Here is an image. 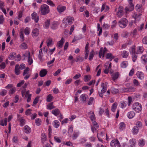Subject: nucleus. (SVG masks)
<instances>
[{"instance_id": "f257e3e1", "label": "nucleus", "mask_w": 147, "mask_h": 147, "mask_svg": "<svg viewBox=\"0 0 147 147\" xmlns=\"http://www.w3.org/2000/svg\"><path fill=\"white\" fill-rule=\"evenodd\" d=\"M40 10L41 14L43 15L48 14L50 11L49 7L46 4H43L41 5Z\"/></svg>"}, {"instance_id": "f03ea898", "label": "nucleus", "mask_w": 147, "mask_h": 147, "mask_svg": "<svg viewBox=\"0 0 147 147\" xmlns=\"http://www.w3.org/2000/svg\"><path fill=\"white\" fill-rule=\"evenodd\" d=\"M74 20V18L72 17L67 16L64 18L62 20L63 23L65 24V27L68 25L72 24Z\"/></svg>"}, {"instance_id": "7ed1b4c3", "label": "nucleus", "mask_w": 147, "mask_h": 147, "mask_svg": "<svg viewBox=\"0 0 147 147\" xmlns=\"http://www.w3.org/2000/svg\"><path fill=\"white\" fill-rule=\"evenodd\" d=\"M132 109L137 113H139L142 110V105L138 102L134 103L132 106Z\"/></svg>"}, {"instance_id": "20e7f679", "label": "nucleus", "mask_w": 147, "mask_h": 147, "mask_svg": "<svg viewBox=\"0 0 147 147\" xmlns=\"http://www.w3.org/2000/svg\"><path fill=\"white\" fill-rule=\"evenodd\" d=\"M119 26L121 28H125L128 24V21L125 18L121 19L118 23Z\"/></svg>"}, {"instance_id": "39448f33", "label": "nucleus", "mask_w": 147, "mask_h": 147, "mask_svg": "<svg viewBox=\"0 0 147 147\" xmlns=\"http://www.w3.org/2000/svg\"><path fill=\"white\" fill-rule=\"evenodd\" d=\"M30 70L29 68L27 67L24 70L23 73V76H24V78L25 80L28 79L31 75V73L29 71Z\"/></svg>"}, {"instance_id": "423d86ee", "label": "nucleus", "mask_w": 147, "mask_h": 147, "mask_svg": "<svg viewBox=\"0 0 147 147\" xmlns=\"http://www.w3.org/2000/svg\"><path fill=\"white\" fill-rule=\"evenodd\" d=\"M133 0H128L129 3V6L126 7L125 8V10L126 12L131 11H132L134 8V5L132 3Z\"/></svg>"}, {"instance_id": "0eeeda50", "label": "nucleus", "mask_w": 147, "mask_h": 147, "mask_svg": "<svg viewBox=\"0 0 147 147\" xmlns=\"http://www.w3.org/2000/svg\"><path fill=\"white\" fill-rule=\"evenodd\" d=\"M24 56L27 57L28 58V62L29 65H31L33 62V60L32 58H31L30 54V52L27 51L25 52V54H24Z\"/></svg>"}, {"instance_id": "6e6552de", "label": "nucleus", "mask_w": 147, "mask_h": 147, "mask_svg": "<svg viewBox=\"0 0 147 147\" xmlns=\"http://www.w3.org/2000/svg\"><path fill=\"white\" fill-rule=\"evenodd\" d=\"M101 87L102 89L100 92H99V95L100 97H102L103 96V94L107 90L106 86L105 85L104 83H102Z\"/></svg>"}, {"instance_id": "1a4fd4ad", "label": "nucleus", "mask_w": 147, "mask_h": 147, "mask_svg": "<svg viewBox=\"0 0 147 147\" xmlns=\"http://www.w3.org/2000/svg\"><path fill=\"white\" fill-rule=\"evenodd\" d=\"M90 48L89 47V43L87 42L85 48V55L84 57L85 59H86L88 57V55L89 53V50Z\"/></svg>"}, {"instance_id": "9d476101", "label": "nucleus", "mask_w": 147, "mask_h": 147, "mask_svg": "<svg viewBox=\"0 0 147 147\" xmlns=\"http://www.w3.org/2000/svg\"><path fill=\"white\" fill-rule=\"evenodd\" d=\"M123 8L122 6H120L117 13V17L120 18L123 16Z\"/></svg>"}, {"instance_id": "9b49d317", "label": "nucleus", "mask_w": 147, "mask_h": 147, "mask_svg": "<svg viewBox=\"0 0 147 147\" xmlns=\"http://www.w3.org/2000/svg\"><path fill=\"white\" fill-rule=\"evenodd\" d=\"M57 11L59 13H61L66 10V7L65 6L58 5L57 8Z\"/></svg>"}, {"instance_id": "f8f14e48", "label": "nucleus", "mask_w": 147, "mask_h": 147, "mask_svg": "<svg viewBox=\"0 0 147 147\" xmlns=\"http://www.w3.org/2000/svg\"><path fill=\"white\" fill-rule=\"evenodd\" d=\"M39 30L38 29L36 28H34L32 30V36L33 37H36L39 35Z\"/></svg>"}, {"instance_id": "ddd939ff", "label": "nucleus", "mask_w": 147, "mask_h": 147, "mask_svg": "<svg viewBox=\"0 0 147 147\" xmlns=\"http://www.w3.org/2000/svg\"><path fill=\"white\" fill-rule=\"evenodd\" d=\"M110 73H111L112 79L114 81L117 79L120 75L118 72L113 73L111 71Z\"/></svg>"}, {"instance_id": "4468645a", "label": "nucleus", "mask_w": 147, "mask_h": 147, "mask_svg": "<svg viewBox=\"0 0 147 147\" xmlns=\"http://www.w3.org/2000/svg\"><path fill=\"white\" fill-rule=\"evenodd\" d=\"M107 49L106 48L104 49L101 48L99 52V57L100 58L102 57V58L104 57L105 54L107 52Z\"/></svg>"}, {"instance_id": "2eb2a0df", "label": "nucleus", "mask_w": 147, "mask_h": 147, "mask_svg": "<svg viewBox=\"0 0 147 147\" xmlns=\"http://www.w3.org/2000/svg\"><path fill=\"white\" fill-rule=\"evenodd\" d=\"M32 19L34 20L36 23H37L39 20V16L36 13L34 12L31 14Z\"/></svg>"}, {"instance_id": "dca6fc26", "label": "nucleus", "mask_w": 147, "mask_h": 147, "mask_svg": "<svg viewBox=\"0 0 147 147\" xmlns=\"http://www.w3.org/2000/svg\"><path fill=\"white\" fill-rule=\"evenodd\" d=\"M119 142L117 140H113L111 142L110 146L111 147H115L117 145H119Z\"/></svg>"}, {"instance_id": "f3484780", "label": "nucleus", "mask_w": 147, "mask_h": 147, "mask_svg": "<svg viewBox=\"0 0 147 147\" xmlns=\"http://www.w3.org/2000/svg\"><path fill=\"white\" fill-rule=\"evenodd\" d=\"M136 76L138 78L141 80H142L144 78V74L141 71H137L136 73Z\"/></svg>"}, {"instance_id": "a211bd4d", "label": "nucleus", "mask_w": 147, "mask_h": 147, "mask_svg": "<svg viewBox=\"0 0 147 147\" xmlns=\"http://www.w3.org/2000/svg\"><path fill=\"white\" fill-rule=\"evenodd\" d=\"M130 146L128 147H136V139H131L129 140Z\"/></svg>"}, {"instance_id": "6ab92c4d", "label": "nucleus", "mask_w": 147, "mask_h": 147, "mask_svg": "<svg viewBox=\"0 0 147 147\" xmlns=\"http://www.w3.org/2000/svg\"><path fill=\"white\" fill-rule=\"evenodd\" d=\"M48 71L46 69H42L40 71L39 76L42 77L45 76L47 74Z\"/></svg>"}, {"instance_id": "aec40b11", "label": "nucleus", "mask_w": 147, "mask_h": 147, "mask_svg": "<svg viewBox=\"0 0 147 147\" xmlns=\"http://www.w3.org/2000/svg\"><path fill=\"white\" fill-rule=\"evenodd\" d=\"M135 114L133 111H130L128 112L127 114V117L129 119L133 118L135 116Z\"/></svg>"}, {"instance_id": "412c9836", "label": "nucleus", "mask_w": 147, "mask_h": 147, "mask_svg": "<svg viewBox=\"0 0 147 147\" xmlns=\"http://www.w3.org/2000/svg\"><path fill=\"white\" fill-rule=\"evenodd\" d=\"M65 42V40L63 38H62L61 40L57 43V45L59 49L61 48Z\"/></svg>"}, {"instance_id": "4be33fe9", "label": "nucleus", "mask_w": 147, "mask_h": 147, "mask_svg": "<svg viewBox=\"0 0 147 147\" xmlns=\"http://www.w3.org/2000/svg\"><path fill=\"white\" fill-rule=\"evenodd\" d=\"M51 113L55 116H58L61 113L59 110L56 108L52 110Z\"/></svg>"}, {"instance_id": "5701e85b", "label": "nucleus", "mask_w": 147, "mask_h": 147, "mask_svg": "<svg viewBox=\"0 0 147 147\" xmlns=\"http://www.w3.org/2000/svg\"><path fill=\"white\" fill-rule=\"evenodd\" d=\"M127 105V102L126 101L122 100L119 103V106L122 109H124L126 107Z\"/></svg>"}, {"instance_id": "b1692460", "label": "nucleus", "mask_w": 147, "mask_h": 147, "mask_svg": "<svg viewBox=\"0 0 147 147\" xmlns=\"http://www.w3.org/2000/svg\"><path fill=\"white\" fill-rule=\"evenodd\" d=\"M53 125L55 128H58L60 126V122L57 120H55L53 122Z\"/></svg>"}, {"instance_id": "393cba45", "label": "nucleus", "mask_w": 147, "mask_h": 147, "mask_svg": "<svg viewBox=\"0 0 147 147\" xmlns=\"http://www.w3.org/2000/svg\"><path fill=\"white\" fill-rule=\"evenodd\" d=\"M145 141L144 139H140L138 142V145L140 146H144L145 144Z\"/></svg>"}, {"instance_id": "a878e982", "label": "nucleus", "mask_w": 147, "mask_h": 147, "mask_svg": "<svg viewBox=\"0 0 147 147\" xmlns=\"http://www.w3.org/2000/svg\"><path fill=\"white\" fill-rule=\"evenodd\" d=\"M41 142L43 143L47 141V139L46 135L45 133H42L41 134Z\"/></svg>"}, {"instance_id": "bb28decb", "label": "nucleus", "mask_w": 147, "mask_h": 147, "mask_svg": "<svg viewBox=\"0 0 147 147\" xmlns=\"http://www.w3.org/2000/svg\"><path fill=\"white\" fill-rule=\"evenodd\" d=\"M58 26L57 22H52L51 27L52 29L55 30L57 28Z\"/></svg>"}, {"instance_id": "cd10ccee", "label": "nucleus", "mask_w": 147, "mask_h": 147, "mask_svg": "<svg viewBox=\"0 0 147 147\" xmlns=\"http://www.w3.org/2000/svg\"><path fill=\"white\" fill-rule=\"evenodd\" d=\"M144 51V48L142 46H139L137 47V51H136V54L142 53Z\"/></svg>"}, {"instance_id": "c85d7f7f", "label": "nucleus", "mask_w": 147, "mask_h": 147, "mask_svg": "<svg viewBox=\"0 0 147 147\" xmlns=\"http://www.w3.org/2000/svg\"><path fill=\"white\" fill-rule=\"evenodd\" d=\"M19 69V65H16L15 68V72L16 74L17 75H18L20 74V70Z\"/></svg>"}, {"instance_id": "c756f323", "label": "nucleus", "mask_w": 147, "mask_h": 147, "mask_svg": "<svg viewBox=\"0 0 147 147\" xmlns=\"http://www.w3.org/2000/svg\"><path fill=\"white\" fill-rule=\"evenodd\" d=\"M121 55L123 58H127L128 56L129 53L126 51L124 50L121 52Z\"/></svg>"}, {"instance_id": "7c9ffc66", "label": "nucleus", "mask_w": 147, "mask_h": 147, "mask_svg": "<svg viewBox=\"0 0 147 147\" xmlns=\"http://www.w3.org/2000/svg\"><path fill=\"white\" fill-rule=\"evenodd\" d=\"M31 131V128L28 125H25L24 127V132L27 134H29Z\"/></svg>"}, {"instance_id": "2f4dec72", "label": "nucleus", "mask_w": 147, "mask_h": 147, "mask_svg": "<svg viewBox=\"0 0 147 147\" xmlns=\"http://www.w3.org/2000/svg\"><path fill=\"white\" fill-rule=\"evenodd\" d=\"M136 47L134 45L132 46L129 49V51L130 53L131 54H135L136 51H135Z\"/></svg>"}, {"instance_id": "473e14b6", "label": "nucleus", "mask_w": 147, "mask_h": 147, "mask_svg": "<svg viewBox=\"0 0 147 147\" xmlns=\"http://www.w3.org/2000/svg\"><path fill=\"white\" fill-rule=\"evenodd\" d=\"M53 102H51V103L49 104L47 106V109L51 110L55 108V107L53 105Z\"/></svg>"}, {"instance_id": "72a5a7b5", "label": "nucleus", "mask_w": 147, "mask_h": 147, "mask_svg": "<svg viewBox=\"0 0 147 147\" xmlns=\"http://www.w3.org/2000/svg\"><path fill=\"white\" fill-rule=\"evenodd\" d=\"M115 57L113 56L111 53H107L106 55V57L107 59H111V61L112 60V59H114Z\"/></svg>"}, {"instance_id": "f704fd0d", "label": "nucleus", "mask_w": 147, "mask_h": 147, "mask_svg": "<svg viewBox=\"0 0 147 147\" xmlns=\"http://www.w3.org/2000/svg\"><path fill=\"white\" fill-rule=\"evenodd\" d=\"M141 60L143 63H147V55H144L141 57Z\"/></svg>"}, {"instance_id": "c9c22d12", "label": "nucleus", "mask_w": 147, "mask_h": 147, "mask_svg": "<svg viewBox=\"0 0 147 147\" xmlns=\"http://www.w3.org/2000/svg\"><path fill=\"white\" fill-rule=\"evenodd\" d=\"M125 125L124 122L121 123L119 125V128L120 130H123L125 128Z\"/></svg>"}, {"instance_id": "e433bc0d", "label": "nucleus", "mask_w": 147, "mask_h": 147, "mask_svg": "<svg viewBox=\"0 0 147 147\" xmlns=\"http://www.w3.org/2000/svg\"><path fill=\"white\" fill-rule=\"evenodd\" d=\"M0 125L3 126L7 125V118H5L4 120L1 119L0 121Z\"/></svg>"}, {"instance_id": "4c0bfd02", "label": "nucleus", "mask_w": 147, "mask_h": 147, "mask_svg": "<svg viewBox=\"0 0 147 147\" xmlns=\"http://www.w3.org/2000/svg\"><path fill=\"white\" fill-rule=\"evenodd\" d=\"M50 20L49 19L46 20L44 24V26L46 28H49V25L50 24Z\"/></svg>"}, {"instance_id": "58836bf2", "label": "nucleus", "mask_w": 147, "mask_h": 147, "mask_svg": "<svg viewBox=\"0 0 147 147\" xmlns=\"http://www.w3.org/2000/svg\"><path fill=\"white\" fill-rule=\"evenodd\" d=\"M19 120H20V125L21 126H23L25 123V120L23 117L20 118Z\"/></svg>"}, {"instance_id": "ea45409f", "label": "nucleus", "mask_w": 147, "mask_h": 147, "mask_svg": "<svg viewBox=\"0 0 147 147\" xmlns=\"http://www.w3.org/2000/svg\"><path fill=\"white\" fill-rule=\"evenodd\" d=\"M109 9V7L104 4L102 5L101 8V11L105 10V11H107Z\"/></svg>"}, {"instance_id": "a19ab883", "label": "nucleus", "mask_w": 147, "mask_h": 147, "mask_svg": "<svg viewBox=\"0 0 147 147\" xmlns=\"http://www.w3.org/2000/svg\"><path fill=\"white\" fill-rule=\"evenodd\" d=\"M138 128L137 126H134L132 129V131L134 134H137L138 133Z\"/></svg>"}, {"instance_id": "79ce46f5", "label": "nucleus", "mask_w": 147, "mask_h": 147, "mask_svg": "<svg viewBox=\"0 0 147 147\" xmlns=\"http://www.w3.org/2000/svg\"><path fill=\"white\" fill-rule=\"evenodd\" d=\"M91 77L90 75L85 76L84 77V80L86 82H88L91 79Z\"/></svg>"}, {"instance_id": "37998d69", "label": "nucleus", "mask_w": 147, "mask_h": 147, "mask_svg": "<svg viewBox=\"0 0 147 147\" xmlns=\"http://www.w3.org/2000/svg\"><path fill=\"white\" fill-rule=\"evenodd\" d=\"M53 98V97L50 94L47 96L46 100L47 102H50L52 101Z\"/></svg>"}, {"instance_id": "c03bdc74", "label": "nucleus", "mask_w": 147, "mask_h": 147, "mask_svg": "<svg viewBox=\"0 0 147 147\" xmlns=\"http://www.w3.org/2000/svg\"><path fill=\"white\" fill-rule=\"evenodd\" d=\"M30 32V28L26 27L24 29V33L26 35H28Z\"/></svg>"}, {"instance_id": "a18cd8bd", "label": "nucleus", "mask_w": 147, "mask_h": 147, "mask_svg": "<svg viewBox=\"0 0 147 147\" xmlns=\"http://www.w3.org/2000/svg\"><path fill=\"white\" fill-rule=\"evenodd\" d=\"M79 135V132L78 131H75L73 135L72 138L74 140L76 139L78 136Z\"/></svg>"}, {"instance_id": "49530a36", "label": "nucleus", "mask_w": 147, "mask_h": 147, "mask_svg": "<svg viewBox=\"0 0 147 147\" xmlns=\"http://www.w3.org/2000/svg\"><path fill=\"white\" fill-rule=\"evenodd\" d=\"M90 118L91 121L95 120V117L94 112H90Z\"/></svg>"}, {"instance_id": "de8ad7c7", "label": "nucleus", "mask_w": 147, "mask_h": 147, "mask_svg": "<svg viewBox=\"0 0 147 147\" xmlns=\"http://www.w3.org/2000/svg\"><path fill=\"white\" fill-rule=\"evenodd\" d=\"M142 5L141 4H138L136 7V9L137 11H140L142 9Z\"/></svg>"}, {"instance_id": "09e8293b", "label": "nucleus", "mask_w": 147, "mask_h": 147, "mask_svg": "<svg viewBox=\"0 0 147 147\" xmlns=\"http://www.w3.org/2000/svg\"><path fill=\"white\" fill-rule=\"evenodd\" d=\"M73 131V126L72 125H70L69 126V128L68 131V133L70 135H71Z\"/></svg>"}, {"instance_id": "8fccbe9b", "label": "nucleus", "mask_w": 147, "mask_h": 147, "mask_svg": "<svg viewBox=\"0 0 147 147\" xmlns=\"http://www.w3.org/2000/svg\"><path fill=\"white\" fill-rule=\"evenodd\" d=\"M127 62L126 61H124L121 64V65L122 67L125 68L127 66Z\"/></svg>"}, {"instance_id": "3c124183", "label": "nucleus", "mask_w": 147, "mask_h": 147, "mask_svg": "<svg viewBox=\"0 0 147 147\" xmlns=\"http://www.w3.org/2000/svg\"><path fill=\"white\" fill-rule=\"evenodd\" d=\"M21 49H26L27 48V45L25 42L23 43L20 46Z\"/></svg>"}, {"instance_id": "603ef678", "label": "nucleus", "mask_w": 147, "mask_h": 147, "mask_svg": "<svg viewBox=\"0 0 147 147\" xmlns=\"http://www.w3.org/2000/svg\"><path fill=\"white\" fill-rule=\"evenodd\" d=\"M35 123L36 125L38 126L41 124V121L39 118H37L35 120Z\"/></svg>"}, {"instance_id": "864d4df0", "label": "nucleus", "mask_w": 147, "mask_h": 147, "mask_svg": "<svg viewBox=\"0 0 147 147\" xmlns=\"http://www.w3.org/2000/svg\"><path fill=\"white\" fill-rule=\"evenodd\" d=\"M47 3L52 7H54L55 6V4L53 2L50 0H48L46 2Z\"/></svg>"}, {"instance_id": "5fc2aeb1", "label": "nucleus", "mask_w": 147, "mask_h": 147, "mask_svg": "<svg viewBox=\"0 0 147 147\" xmlns=\"http://www.w3.org/2000/svg\"><path fill=\"white\" fill-rule=\"evenodd\" d=\"M133 82L134 86H140V83L138 82V80L136 79H134L133 80Z\"/></svg>"}, {"instance_id": "6e6d98bb", "label": "nucleus", "mask_w": 147, "mask_h": 147, "mask_svg": "<svg viewBox=\"0 0 147 147\" xmlns=\"http://www.w3.org/2000/svg\"><path fill=\"white\" fill-rule=\"evenodd\" d=\"M94 100V98L92 97H90L88 102V105H91L92 104Z\"/></svg>"}, {"instance_id": "4d7b16f0", "label": "nucleus", "mask_w": 147, "mask_h": 147, "mask_svg": "<svg viewBox=\"0 0 147 147\" xmlns=\"http://www.w3.org/2000/svg\"><path fill=\"white\" fill-rule=\"evenodd\" d=\"M117 106V104L116 103L113 104L112 106L111 110L113 112H115V109H116Z\"/></svg>"}, {"instance_id": "13d9d810", "label": "nucleus", "mask_w": 147, "mask_h": 147, "mask_svg": "<svg viewBox=\"0 0 147 147\" xmlns=\"http://www.w3.org/2000/svg\"><path fill=\"white\" fill-rule=\"evenodd\" d=\"M16 91V88L15 87H13L10 89L9 91V94H14Z\"/></svg>"}, {"instance_id": "bf43d9fd", "label": "nucleus", "mask_w": 147, "mask_h": 147, "mask_svg": "<svg viewBox=\"0 0 147 147\" xmlns=\"http://www.w3.org/2000/svg\"><path fill=\"white\" fill-rule=\"evenodd\" d=\"M42 51V49L41 48L39 51L38 57L40 59H41L42 57L43 56Z\"/></svg>"}, {"instance_id": "052dcab7", "label": "nucleus", "mask_w": 147, "mask_h": 147, "mask_svg": "<svg viewBox=\"0 0 147 147\" xmlns=\"http://www.w3.org/2000/svg\"><path fill=\"white\" fill-rule=\"evenodd\" d=\"M25 96L27 97V102H29L30 101V100H31V94H27V92H26Z\"/></svg>"}, {"instance_id": "680f3d73", "label": "nucleus", "mask_w": 147, "mask_h": 147, "mask_svg": "<svg viewBox=\"0 0 147 147\" xmlns=\"http://www.w3.org/2000/svg\"><path fill=\"white\" fill-rule=\"evenodd\" d=\"M15 54L14 53H11L9 56L8 58L9 59L12 60L14 59L15 56H14V54Z\"/></svg>"}, {"instance_id": "e2e57ef3", "label": "nucleus", "mask_w": 147, "mask_h": 147, "mask_svg": "<svg viewBox=\"0 0 147 147\" xmlns=\"http://www.w3.org/2000/svg\"><path fill=\"white\" fill-rule=\"evenodd\" d=\"M93 51L92 50L90 53L89 55V59L90 60H91L93 57H94V54L93 53Z\"/></svg>"}, {"instance_id": "0e129e2a", "label": "nucleus", "mask_w": 147, "mask_h": 147, "mask_svg": "<svg viewBox=\"0 0 147 147\" xmlns=\"http://www.w3.org/2000/svg\"><path fill=\"white\" fill-rule=\"evenodd\" d=\"M54 139L55 141L58 143H60L61 142V141L59 138L57 136H55L54 137Z\"/></svg>"}, {"instance_id": "69168bd1", "label": "nucleus", "mask_w": 147, "mask_h": 147, "mask_svg": "<svg viewBox=\"0 0 147 147\" xmlns=\"http://www.w3.org/2000/svg\"><path fill=\"white\" fill-rule=\"evenodd\" d=\"M136 125L138 127H141L142 126V123L140 121H138L136 123Z\"/></svg>"}, {"instance_id": "338daca9", "label": "nucleus", "mask_w": 147, "mask_h": 147, "mask_svg": "<svg viewBox=\"0 0 147 147\" xmlns=\"http://www.w3.org/2000/svg\"><path fill=\"white\" fill-rule=\"evenodd\" d=\"M7 90H3L0 92V95L1 96H4L6 95Z\"/></svg>"}, {"instance_id": "774afa93", "label": "nucleus", "mask_w": 147, "mask_h": 147, "mask_svg": "<svg viewBox=\"0 0 147 147\" xmlns=\"http://www.w3.org/2000/svg\"><path fill=\"white\" fill-rule=\"evenodd\" d=\"M142 42L145 44H147V36L144 37L142 39Z\"/></svg>"}]
</instances>
